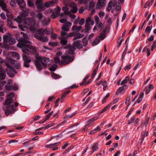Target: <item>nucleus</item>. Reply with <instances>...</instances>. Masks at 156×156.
Masks as SVG:
<instances>
[{
  "label": "nucleus",
  "instance_id": "4d7b16f0",
  "mask_svg": "<svg viewBox=\"0 0 156 156\" xmlns=\"http://www.w3.org/2000/svg\"><path fill=\"white\" fill-rule=\"evenodd\" d=\"M74 34V33H70L68 34H67L66 38H67L70 37L72 36H73Z\"/></svg>",
  "mask_w": 156,
  "mask_h": 156
},
{
  "label": "nucleus",
  "instance_id": "8fccbe9b",
  "mask_svg": "<svg viewBox=\"0 0 156 156\" xmlns=\"http://www.w3.org/2000/svg\"><path fill=\"white\" fill-rule=\"evenodd\" d=\"M76 114V113H74L71 115H66L65 117V119H69L75 115Z\"/></svg>",
  "mask_w": 156,
  "mask_h": 156
},
{
  "label": "nucleus",
  "instance_id": "69168bd1",
  "mask_svg": "<svg viewBox=\"0 0 156 156\" xmlns=\"http://www.w3.org/2000/svg\"><path fill=\"white\" fill-rule=\"evenodd\" d=\"M98 15L100 18H102L105 16V13L103 12H100Z\"/></svg>",
  "mask_w": 156,
  "mask_h": 156
},
{
  "label": "nucleus",
  "instance_id": "7c9ffc66",
  "mask_svg": "<svg viewBox=\"0 0 156 156\" xmlns=\"http://www.w3.org/2000/svg\"><path fill=\"white\" fill-rule=\"evenodd\" d=\"M96 23L97 24L96 25H97V27L98 28H101V30H102L104 27V24L101 22H98V23Z\"/></svg>",
  "mask_w": 156,
  "mask_h": 156
},
{
  "label": "nucleus",
  "instance_id": "603ef678",
  "mask_svg": "<svg viewBox=\"0 0 156 156\" xmlns=\"http://www.w3.org/2000/svg\"><path fill=\"white\" fill-rule=\"evenodd\" d=\"M156 41H154L153 43L151 46V51H153L154 48H155L156 47Z\"/></svg>",
  "mask_w": 156,
  "mask_h": 156
},
{
  "label": "nucleus",
  "instance_id": "5fc2aeb1",
  "mask_svg": "<svg viewBox=\"0 0 156 156\" xmlns=\"http://www.w3.org/2000/svg\"><path fill=\"white\" fill-rule=\"evenodd\" d=\"M92 19L90 17H88L86 20V24H90L89 23L91 22Z\"/></svg>",
  "mask_w": 156,
  "mask_h": 156
},
{
  "label": "nucleus",
  "instance_id": "f03ea898",
  "mask_svg": "<svg viewBox=\"0 0 156 156\" xmlns=\"http://www.w3.org/2000/svg\"><path fill=\"white\" fill-rule=\"evenodd\" d=\"M64 49H68L66 50V55L62 56V58L63 60L61 61V64L64 63L67 64L72 62L74 59L73 56H70L68 55H74L75 51L76 50V47L72 46L69 45H67L64 47Z\"/></svg>",
  "mask_w": 156,
  "mask_h": 156
},
{
  "label": "nucleus",
  "instance_id": "864d4df0",
  "mask_svg": "<svg viewBox=\"0 0 156 156\" xmlns=\"http://www.w3.org/2000/svg\"><path fill=\"white\" fill-rule=\"evenodd\" d=\"M85 21L84 19L83 18H82L80 20L79 22V23L80 25H82L84 24Z\"/></svg>",
  "mask_w": 156,
  "mask_h": 156
},
{
  "label": "nucleus",
  "instance_id": "3c124183",
  "mask_svg": "<svg viewBox=\"0 0 156 156\" xmlns=\"http://www.w3.org/2000/svg\"><path fill=\"white\" fill-rule=\"evenodd\" d=\"M127 45L126 46V49H125V50L124 51L122 54V59H123V58H124L125 55H126V51H127Z\"/></svg>",
  "mask_w": 156,
  "mask_h": 156
},
{
  "label": "nucleus",
  "instance_id": "4be33fe9",
  "mask_svg": "<svg viewBox=\"0 0 156 156\" xmlns=\"http://www.w3.org/2000/svg\"><path fill=\"white\" fill-rule=\"evenodd\" d=\"M98 144L97 143H96L93 145L92 148L93 150L92 153L98 150Z\"/></svg>",
  "mask_w": 156,
  "mask_h": 156
},
{
  "label": "nucleus",
  "instance_id": "b1692460",
  "mask_svg": "<svg viewBox=\"0 0 156 156\" xmlns=\"http://www.w3.org/2000/svg\"><path fill=\"white\" fill-rule=\"evenodd\" d=\"M100 42V39L98 37H96L94 41L92 44L93 46H95L98 44Z\"/></svg>",
  "mask_w": 156,
  "mask_h": 156
},
{
  "label": "nucleus",
  "instance_id": "1a4fd4ad",
  "mask_svg": "<svg viewBox=\"0 0 156 156\" xmlns=\"http://www.w3.org/2000/svg\"><path fill=\"white\" fill-rule=\"evenodd\" d=\"M64 4L66 6L72 7L70 10V11L71 12L73 13H75L78 10L77 6H75V5L74 2H66L64 1Z\"/></svg>",
  "mask_w": 156,
  "mask_h": 156
},
{
  "label": "nucleus",
  "instance_id": "f257e3e1",
  "mask_svg": "<svg viewBox=\"0 0 156 156\" xmlns=\"http://www.w3.org/2000/svg\"><path fill=\"white\" fill-rule=\"evenodd\" d=\"M15 36L16 39L21 42L19 47L22 48V51L24 53L23 54V58L24 67H30L29 64L31 62L32 58L28 56L27 54L28 55L31 54L34 55L35 58V60L33 59L37 70L40 71L43 68L41 63L44 67H47V63L49 62V58L39 56V54L36 51L35 48L31 45L28 44L30 42L28 40V37L26 34L21 32L20 33L16 34Z\"/></svg>",
  "mask_w": 156,
  "mask_h": 156
},
{
  "label": "nucleus",
  "instance_id": "dca6fc26",
  "mask_svg": "<svg viewBox=\"0 0 156 156\" xmlns=\"http://www.w3.org/2000/svg\"><path fill=\"white\" fill-rule=\"evenodd\" d=\"M83 36L84 35L83 34H81L80 33H77L75 35H74L73 36L74 37L73 39V41L80 38Z\"/></svg>",
  "mask_w": 156,
  "mask_h": 156
},
{
  "label": "nucleus",
  "instance_id": "052dcab7",
  "mask_svg": "<svg viewBox=\"0 0 156 156\" xmlns=\"http://www.w3.org/2000/svg\"><path fill=\"white\" fill-rule=\"evenodd\" d=\"M94 19L96 23L100 22L99 18L98 16L95 15L94 16Z\"/></svg>",
  "mask_w": 156,
  "mask_h": 156
},
{
  "label": "nucleus",
  "instance_id": "39448f33",
  "mask_svg": "<svg viewBox=\"0 0 156 156\" xmlns=\"http://www.w3.org/2000/svg\"><path fill=\"white\" fill-rule=\"evenodd\" d=\"M44 33L46 34H50L48 28H47L44 30L41 29H38L34 34V37L39 41L44 42H47L48 41V39L46 36H43L44 35Z\"/></svg>",
  "mask_w": 156,
  "mask_h": 156
},
{
  "label": "nucleus",
  "instance_id": "58836bf2",
  "mask_svg": "<svg viewBox=\"0 0 156 156\" xmlns=\"http://www.w3.org/2000/svg\"><path fill=\"white\" fill-rule=\"evenodd\" d=\"M59 43L57 42H50L48 43V44L51 46H56L58 45Z\"/></svg>",
  "mask_w": 156,
  "mask_h": 156
},
{
  "label": "nucleus",
  "instance_id": "c9c22d12",
  "mask_svg": "<svg viewBox=\"0 0 156 156\" xmlns=\"http://www.w3.org/2000/svg\"><path fill=\"white\" fill-rule=\"evenodd\" d=\"M111 104V103H110V104H109L107 106L105 107L103 109L101 110V111L100 113H103V112H105L106 110H107L108 109V108H109L110 107Z\"/></svg>",
  "mask_w": 156,
  "mask_h": 156
},
{
  "label": "nucleus",
  "instance_id": "13d9d810",
  "mask_svg": "<svg viewBox=\"0 0 156 156\" xmlns=\"http://www.w3.org/2000/svg\"><path fill=\"white\" fill-rule=\"evenodd\" d=\"M27 5L30 7H32L34 6V3L30 0H28Z\"/></svg>",
  "mask_w": 156,
  "mask_h": 156
},
{
  "label": "nucleus",
  "instance_id": "0eeeda50",
  "mask_svg": "<svg viewBox=\"0 0 156 156\" xmlns=\"http://www.w3.org/2000/svg\"><path fill=\"white\" fill-rule=\"evenodd\" d=\"M55 3V2L54 1H48L45 2L43 5V2L41 0H37L35 2L37 8L41 11H44V7L48 8L53 5Z\"/></svg>",
  "mask_w": 156,
  "mask_h": 156
},
{
  "label": "nucleus",
  "instance_id": "393cba45",
  "mask_svg": "<svg viewBox=\"0 0 156 156\" xmlns=\"http://www.w3.org/2000/svg\"><path fill=\"white\" fill-rule=\"evenodd\" d=\"M11 38L10 40H9V41L8 42L9 44L10 45H13L16 42V41L15 39L12 37V36L11 37Z\"/></svg>",
  "mask_w": 156,
  "mask_h": 156
},
{
  "label": "nucleus",
  "instance_id": "a18cd8bd",
  "mask_svg": "<svg viewBox=\"0 0 156 156\" xmlns=\"http://www.w3.org/2000/svg\"><path fill=\"white\" fill-rule=\"evenodd\" d=\"M62 29L65 31H68L69 30V29L68 27L65 25L62 27Z\"/></svg>",
  "mask_w": 156,
  "mask_h": 156
},
{
  "label": "nucleus",
  "instance_id": "79ce46f5",
  "mask_svg": "<svg viewBox=\"0 0 156 156\" xmlns=\"http://www.w3.org/2000/svg\"><path fill=\"white\" fill-rule=\"evenodd\" d=\"M5 77V73H0V80H4Z\"/></svg>",
  "mask_w": 156,
  "mask_h": 156
},
{
  "label": "nucleus",
  "instance_id": "72a5a7b5",
  "mask_svg": "<svg viewBox=\"0 0 156 156\" xmlns=\"http://www.w3.org/2000/svg\"><path fill=\"white\" fill-rule=\"evenodd\" d=\"M4 24L2 23V24L0 26V31L2 33H4V31H6V29L3 26Z\"/></svg>",
  "mask_w": 156,
  "mask_h": 156
},
{
  "label": "nucleus",
  "instance_id": "a878e982",
  "mask_svg": "<svg viewBox=\"0 0 156 156\" xmlns=\"http://www.w3.org/2000/svg\"><path fill=\"white\" fill-rule=\"evenodd\" d=\"M91 27L90 26V24H85V30H84L85 32H88L90 30Z\"/></svg>",
  "mask_w": 156,
  "mask_h": 156
},
{
  "label": "nucleus",
  "instance_id": "09e8293b",
  "mask_svg": "<svg viewBox=\"0 0 156 156\" xmlns=\"http://www.w3.org/2000/svg\"><path fill=\"white\" fill-rule=\"evenodd\" d=\"M109 93H108L106 94V96L104 98V99L102 101V103H104L105 102L107 98L109 97Z\"/></svg>",
  "mask_w": 156,
  "mask_h": 156
},
{
  "label": "nucleus",
  "instance_id": "e2e57ef3",
  "mask_svg": "<svg viewBox=\"0 0 156 156\" xmlns=\"http://www.w3.org/2000/svg\"><path fill=\"white\" fill-rule=\"evenodd\" d=\"M60 98H58L55 102L54 107H57L58 105V102L60 100Z\"/></svg>",
  "mask_w": 156,
  "mask_h": 156
},
{
  "label": "nucleus",
  "instance_id": "c756f323",
  "mask_svg": "<svg viewBox=\"0 0 156 156\" xmlns=\"http://www.w3.org/2000/svg\"><path fill=\"white\" fill-rule=\"evenodd\" d=\"M113 2L112 1H110L108 4L107 7V10L108 12H109L112 9V6L111 5H113Z\"/></svg>",
  "mask_w": 156,
  "mask_h": 156
},
{
  "label": "nucleus",
  "instance_id": "e433bc0d",
  "mask_svg": "<svg viewBox=\"0 0 156 156\" xmlns=\"http://www.w3.org/2000/svg\"><path fill=\"white\" fill-rule=\"evenodd\" d=\"M55 61V63H59L60 62L61 64H64L66 65V64H64V63L61 64V62H60V59L58 57H55L54 58Z\"/></svg>",
  "mask_w": 156,
  "mask_h": 156
},
{
  "label": "nucleus",
  "instance_id": "20e7f679",
  "mask_svg": "<svg viewBox=\"0 0 156 156\" xmlns=\"http://www.w3.org/2000/svg\"><path fill=\"white\" fill-rule=\"evenodd\" d=\"M14 96L15 94L13 92L9 94L8 95L7 98L4 102L5 105H7V109L5 111V113L6 115H8L10 114H13L16 111V108L14 107V105L11 104L13 102V100L12 98L14 97Z\"/></svg>",
  "mask_w": 156,
  "mask_h": 156
},
{
  "label": "nucleus",
  "instance_id": "f3484780",
  "mask_svg": "<svg viewBox=\"0 0 156 156\" xmlns=\"http://www.w3.org/2000/svg\"><path fill=\"white\" fill-rule=\"evenodd\" d=\"M0 6L1 7L2 9L6 12L8 11L6 8V4L4 3L2 1H0Z\"/></svg>",
  "mask_w": 156,
  "mask_h": 156
},
{
  "label": "nucleus",
  "instance_id": "ddd939ff",
  "mask_svg": "<svg viewBox=\"0 0 156 156\" xmlns=\"http://www.w3.org/2000/svg\"><path fill=\"white\" fill-rule=\"evenodd\" d=\"M120 2L121 3L120 1L117 2L116 0H113V6L114 7H115V9L117 11H119L121 9V6L120 4Z\"/></svg>",
  "mask_w": 156,
  "mask_h": 156
},
{
  "label": "nucleus",
  "instance_id": "2eb2a0df",
  "mask_svg": "<svg viewBox=\"0 0 156 156\" xmlns=\"http://www.w3.org/2000/svg\"><path fill=\"white\" fill-rule=\"evenodd\" d=\"M127 86L126 85H124L120 87L118 90L116 92V95H118L119 93H122V91L123 90H124L127 88Z\"/></svg>",
  "mask_w": 156,
  "mask_h": 156
},
{
  "label": "nucleus",
  "instance_id": "a19ab883",
  "mask_svg": "<svg viewBox=\"0 0 156 156\" xmlns=\"http://www.w3.org/2000/svg\"><path fill=\"white\" fill-rule=\"evenodd\" d=\"M15 20L19 24L21 23L22 21V18L19 16H17L16 18H15Z\"/></svg>",
  "mask_w": 156,
  "mask_h": 156
},
{
  "label": "nucleus",
  "instance_id": "49530a36",
  "mask_svg": "<svg viewBox=\"0 0 156 156\" xmlns=\"http://www.w3.org/2000/svg\"><path fill=\"white\" fill-rule=\"evenodd\" d=\"M61 35L63 37V38H66L67 33L66 31H62L61 32Z\"/></svg>",
  "mask_w": 156,
  "mask_h": 156
},
{
  "label": "nucleus",
  "instance_id": "9b49d317",
  "mask_svg": "<svg viewBox=\"0 0 156 156\" xmlns=\"http://www.w3.org/2000/svg\"><path fill=\"white\" fill-rule=\"evenodd\" d=\"M16 2L22 10H24L25 9L26 4L23 0H16Z\"/></svg>",
  "mask_w": 156,
  "mask_h": 156
},
{
  "label": "nucleus",
  "instance_id": "f8f14e48",
  "mask_svg": "<svg viewBox=\"0 0 156 156\" xmlns=\"http://www.w3.org/2000/svg\"><path fill=\"white\" fill-rule=\"evenodd\" d=\"M105 0H98L96 8L97 9H101L105 5Z\"/></svg>",
  "mask_w": 156,
  "mask_h": 156
},
{
  "label": "nucleus",
  "instance_id": "37998d69",
  "mask_svg": "<svg viewBox=\"0 0 156 156\" xmlns=\"http://www.w3.org/2000/svg\"><path fill=\"white\" fill-rule=\"evenodd\" d=\"M135 118L134 116L131 118L129 120H128V122L127 124L129 125L133 123L135 120Z\"/></svg>",
  "mask_w": 156,
  "mask_h": 156
},
{
  "label": "nucleus",
  "instance_id": "aec40b11",
  "mask_svg": "<svg viewBox=\"0 0 156 156\" xmlns=\"http://www.w3.org/2000/svg\"><path fill=\"white\" fill-rule=\"evenodd\" d=\"M50 19H47L46 18H44L42 20V22L43 23V24L44 25H48L49 23H50Z\"/></svg>",
  "mask_w": 156,
  "mask_h": 156
},
{
  "label": "nucleus",
  "instance_id": "5701e85b",
  "mask_svg": "<svg viewBox=\"0 0 156 156\" xmlns=\"http://www.w3.org/2000/svg\"><path fill=\"white\" fill-rule=\"evenodd\" d=\"M59 14V12L58 11H55L52 13V14L51 15V16L52 18L55 19L56 18Z\"/></svg>",
  "mask_w": 156,
  "mask_h": 156
},
{
  "label": "nucleus",
  "instance_id": "f704fd0d",
  "mask_svg": "<svg viewBox=\"0 0 156 156\" xmlns=\"http://www.w3.org/2000/svg\"><path fill=\"white\" fill-rule=\"evenodd\" d=\"M147 116H148V114L147 113L146 115V119L145 122H144V125L145 126H146L147 125V124H148V121L149 120V117H147Z\"/></svg>",
  "mask_w": 156,
  "mask_h": 156
},
{
  "label": "nucleus",
  "instance_id": "423d86ee",
  "mask_svg": "<svg viewBox=\"0 0 156 156\" xmlns=\"http://www.w3.org/2000/svg\"><path fill=\"white\" fill-rule=\"evenodd\" d=\"M24 25L19 24L18 26L23 31L27 30V25L34 27L35 25V22L33 18L26 17L24 18L23 20Z\"/></svg>",
  "mask_w": 156,
  "mask_h": 156
},
{
  "label": "nucleus",
  "instance_id": "9d476101",
  "mask_svg": "<svg viewBox=\"0 0 156 156\" xmlns=\"http://www.w3.org/2000/svg\"><path fill=\"white\" fill-rule=\"evenodd\" d=\"M12 36V35L9 33H8L3 36V45L4 47L5 48H8L9 46L8 44H7L9 41L11 37Z\"/></svg>",
  "mask_w": 156,
  "mask_h": 156
},
{
  "label": "nucleus",
  "instance_id": "bb28decb",
  "mask_svg": "<svg viewBox=\"0 0 156 156\" xmlns=\"http://www.w3.org/2000/svg\"><path fill=\"white\" fill-rule=\"evenodd\" d=\"M106 34H105V33L102 32L99 36V39L101 40H103L106 37Z\"/></svg>",
  "mask_w": 156,
  "mask_h": 156
},
{
  "label": "nucleus",
  "instance_id": "473e14b6",
  "mask_svg": "<svg viewBox=\"0 0 156 156\" xmlns=\"http://www.w3.org/2000/svg\"><path fill=\"white\" fill-rule=\"evenodd\" d=\"M83 45L84 47H86L88 43V41L86 39V38L84 37L83 40Z\"/></svg>",
  "mask_w": 156,
  "mask_h": 156
},
{
  "label": "nucleus",
  "instance_id": "2f4dec72",
  "mask_svg": "<svg viewBox=\"0 0 156 156\" xmlns=\"http://www.w3.org/2000/svg\"><path fill=\"white\" fill-rule=\"evenodd\" d=\"M51 76L52 77L55 79H58L60 77V75L54 73H51Z\"/></svg>",
  "mask_w": 156,
  "mask_h": 156
},
{
  "label": "nucleus",
  "instance_id": "6e6552de",
  "mask_svg": "<svg viewBox=\"0 0 156 156\" xmlns=\"http://www.w3.org/2000/svg\"><path fill=\"white\" fill-rule=\"evenodd\" d=\"M12 80H9L5 86L6 90L8 91L11 90H18V86L16 84H14V85H12Z\"/></svg>",
  "mask_w": 156,
  "mask_h": 156
},
{
  "label": "nucleus",
  "instance_id": "c85d7f7f",
  "mask_svg": "<svg viewBox=\"0 0 156 156\" xmlns=\"http://www.w3.org/2000/svg\"><path fill=\"white\" fill-rule=\"evenodd\" d=\"M57 67V65L56 64L52 65L50 68L49 70L51 71H55L56 70Z\"/></svg>",
  "mask_w": 156,
  "mask_h": 156
},
{
  "label": "nucleus",
  "instance_id": "774afa93",
  "mask_svg": "<svg viewBox=\"0 0 156 156\" xmlns=\"http://www.w3.org/2000/svg\"><path fill=\"white\" fill-rule=\"evenodd\" d=\"M131 66V64H129L128 65L126 66L125 68L124 69L125 70H129L130 69Z\"/></svg>",
  "mask_w": 156,
  "mask_h": 156
},
{
  "label": "nucleus",
  "instance_id": "c03bdc74",
  "mask_svg": "<svg viewBox=\"0 0 156 156\" xmlns=\"http://www.w3.org/2000/svg\"><path fill=\"white\" fill-rule=\"evenodd\" d=\"M53 111L51 112L49 114H47L46 116L45 120H47L50 118V117L53 114Z\"/></svg>",
  "mask_w": 156,
  "mask_h": 156
},
{
  "label": "nucleus",
  "instance_id": "cd10ccee",
  "mask_svg": "<svg viewBox=\"0 0 156 156\" xmlns=\"http://www.w3.org/2000/svg\"><path fill=\"white\" fill-rule=\"evenodd\" d=\"M12 55L13 57L16 58L17 59H20V55L18 53L15 51H13L12 53Z\"/></svg>",
  "mask_w": 156,
  "mask_h": 156
},
{
  "label": "nucleus",
  "instance_id": "680f3d73",
  "mask_svg": "<svg viewBox=\"0 0 156 156\" xmlns=\"http://www.w3.org/2000/svg\"><path fill=\"white\" fill-rule=\"evenodd\" d=\"M72 24V23L70 22H67L64 23V25L67 27H69L71 26Z\"/></svg>",
  "mask_w": 156,
  "mask_h": 156
},
{
  "label": "nucleus",
  "instance_id": "6e6d98bb",
  "mask_svg": "<svg viewBox=\"0 0 156 156\" xmlns=\"http://www.w3.org/2000/svg\"><path fill=\"white\" fill-rule=\"evenodd\" d=\"M90 83V82H87L86 81H84L83 80V81L82 83H80V86H82L84 85H87Z\"/></svg>",
  "mask_w": 156,
  "mask_h": 156
},
{
  "label": "nucleus",
  "instance_id": "bf43d9fd",
  "mask_svg": "<svg viewBox=\"0 0 156 156\" xmlns=\"http://www.w3.org/2000/svg\"><path fill=\"white\" fill-rule=\"evenodd\" d=\"M152 27V26H151V28ZM151 29L150 28V26H147L146 28L145 31L146 32H150L151 30Z\"/></svg>",
  "mask_w": 156,
  "mask_h": 156
},
{
  "label": "nucleus",
  "instance_id": "4c0bfd02",
  "mask_svg": "<svg viewBox=\"0 0 156 156\" xmlns=\"http://www.w3.org/2000/svg\"><path fill=\"white\" fill-rule=\"evenodd\" d=\"M37 18L39 19H42V20L44 18H45V17L41 12H39L37 14Z\"/></svg>",
  "mask_w": 156,
  "mask_h": 156
},
{
  "label": "nucleus",
  "instance_id": "ea45409f",
  "mask_svg": "<svg viewBox=\"0 0 156 156\" xmlns=\"http://www.w3.org/2000/svg\"><path fill=\"white\" fill-rule=\"evenodd\" d=\"M91 121L90 119L87 121V123L86 125L87 126H88V127L92 126L94 124V122Z\"/></svg>",
  "mask_w": 156,
  "mask_h": 156
},
{
  "label": "nucleus",
  "instance_id": "de8ad7c7",
  "mask_svg": "<svg viewBox=\"0 0 156 156\" xmlns=\"http://www.w3.org/2000/svg\"><path fill=\"white\" fill-rule=\"evenodd\" d=\"M10 5L13 7L16 6V4L15 0H12L10 2Z\"/></svg>",
  "mask_w": 156,
  "mask_h": 156
},
{
  "label": "nucleus",
  "instance_id": "a211bd4d",
  "mask_svg": "<svg viewBox=\"0 0 156 156\" xmlns=\"http://www.w3.org/2000/svg\"><path fill=\"white\" fill-rule=\"evenodd\" d=\"M82 26H79L77 27L76 25L73 26L72 28V30L73 31L76 30L77 32H79L81 29Z\"/></svg>",
  "mask_w": 156,
  "mask_h": 156
},
{
  "label": "nucleus",
  "instance_id": "0e129e2a",
  "mask_svg": "<svg viewBox=\"0 0 156 156\" xmlns=\"http://www.w3.org/2000/svg\"><path fill=\"white\" fill-rule=\"evenodd\" d=\"M98 118L99 116L98 115L95 116L93 118L91 119V121H93L94 122V121L98 119Z\"/></svg>",
  "mask_w": 156,
  "mask_h": 156
},
{
  "label": "nucleus",
  "instance_id": "7ed1b4c3",
  "mask_svg": "<svg viewBox=\"0 0 156 156\" xmlns=\"http://www.w3.org/2000/svg\"><path fill=\"white\" fill-rule=\"evenodd\" d=\"M9 62H10L6 63L5 65L6 66V71L7 73L11 78L13 77L14 76V73H17V71L11 66V64L14 67L17 69H19L20 67V65L19 63H17L15 61L11 58H9Z\"/></svg>",
  "mask_w": 156,
  "mask_h": 156
},
{
  "label": "nucleus",
  "instance_id": "412c9836",
  "mask_svg": "<svg viewBox=\"0 0 156 156\" xmlns=\"http://www.w3.org/2000/svg\"><path fill=\"white\" fill-rule=\"evenodd\" d=\"M7 25L11 27L12 28H17V27L13 26L12 25H13V24L12 21L9 19H7Z\"/></svg>",
  "mask_w": 156,
  "mask_h": 156
},
{
  "label": "nucleus",
  "instance_id": "338daca9",
  "mask_svg": "<svg viewBox=\"0 0 156 156\" xmlns=\"http://www.w3.org/2000/svg\"><path fill=\"white\" fill-rule=\"evenodd\" d=\"M18 142V141L16 140H12L9 141V144H10L12 143H17Z\"/></svg>",
  "mask_w": 156,
  "mask_h": 156
},
{
  "label": "nucleus",
  "instance_id": "4468645a",
  "mask_svg": "<svg viewBox=\"0 0 156 156\" xmlns=\"http://www.w3.org/2000/svg\"><path fill=\"white\" fill-rule=\"evenodd\" d=\"M80 40H77L74 41L73 43V47H76L77 48L80 49L83 48L82 45L80 44Z\"/></svg>",
  "mask_w": 156,
  "mask_h": 156
},
{
  "label": "nucleus",
  "instance_id": "6ab92c4d",
  "mask_svg": "<svg viewBox=\"0 0 156 156\" xmlns=\"http://www.w3.org/2000/svg\"><path fill=\"white\" fill-rule=\"evenodd\" d=\"M60 38L61 39V44L63 45H66L68 42L66 40V38L62 37H60Z\"/></svg>",
  "mask_w": 156,
  "mask_h": 156
}]
</instances>
